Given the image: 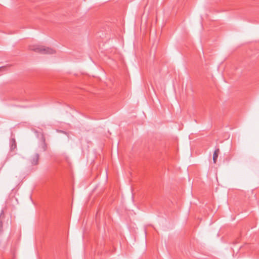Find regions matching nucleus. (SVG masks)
I'll return each mask as SVG.
<instances>
[{
    "label": "nucleus",
    "instance_id": "obj_1",
    "mask_svg": "<svg viewBox=\"0 0 259 259\" xmlns=\"http://www.w3.org/2000/svg\"><path fill=\"white\" fill-rule=\"evenodd\" d=\"M30 50L41 54H52L54 53L55 51L50 48H47L38 45H32L29 46Z\"/></svg>",
    "mask_w": 259,
    "mask_h": 259
},
{
    "label": "nucleus",
    "instance_id": "obj_2",
    "mask_svg": "<svg viewBox=\"0 0 259 259\" xmlns=\"http://www.w3.org/2000/svg\"><path fill=\"white\" fill-rule=\"evenodd\" d=\"M39 155L37 153L35 154L32 158L30 159L31 163L32 165H36L38 163Z\"/></svg>",
    "mask_w": 259,
    "mask_h": 259
},
{
    "label": "nucleus",
    "instance_id": "obj_3",
    "mask_svg": "<svg viewBox=\"0 0 259 259\" xmlns=\"http://www.w3.org/2000/svg\"><path fill=\"white\" fill-rule=\"evenodd\" d=\"M17 148L16 142L15 138H12L10 141V150L13 151Z\"/></svg>",
    "mask_w": 259,
    "mask_h": 259
},
{
    "label": "nucleus",
    "instance_id": "obj_4",
    "mask_svg": "<svg viewBox=\"0 0 259 259\" xmlns=\"http://www.w3.org/2000/svg\"><path fill=\"white\" fill-rule=\"evenodd\" d=\"M219 153V149H215L214 152V153H213V162L214 163H216L217 159V158L218 157Z\"/></svg>",
    "mask_w": 259,
    "mask_h": 259
},
{
    "label": "nucleus",
    "instance_id": "obj_5",
    "mask_svg": "<svg viewBox=\"0 0 259 259\" xmlns=\"http://www.w3.org/2000/svg\"><path fill=\"white\" fill-rule=\"evenodd\" d=\"M3 231V222L0 220V233H1Z\"/></svg>",
    "mask_w": 259,
    "mask_h": 259
},
{
    "label": "nucleus",
    "instance_id": "obj_6",
    "mask_svg": "<svg viewBox=\"0 0 259 259\" xmlns=\"http://www.w3.org/2000/svg\"><path fill=\"white\" fill-rule=\"evenodd\" d=\"M6 67L5 66H3L0 67V72L4 71L6 70Z\"/></svg>",
    "mask_w": 259,
    "mask_h": 259
}]
</instances>
